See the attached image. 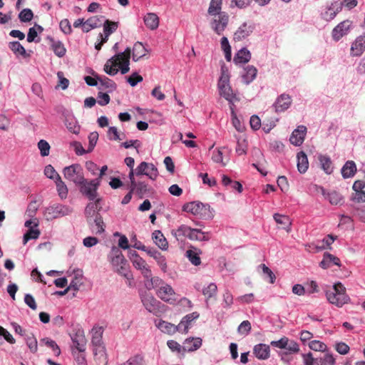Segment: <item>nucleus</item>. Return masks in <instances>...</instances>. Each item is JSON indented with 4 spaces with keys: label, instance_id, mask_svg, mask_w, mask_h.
Masks as SVG:
<instances>
[{
    "label": "nucleus",
    "instance_id": "33",
    "mask_svg": "<svg viewBox=\"0 0 365 365\" xmlns=\"http://www.w3.org/2000/svg\"><path fill=\"white\" fill-rule=\"evenodd\" d=\"M157 327L159 329H160L163 332L168 334H173L176 331H180V326L179 324L178 326H175L173 324H171L170 322L160 320L158 324H157Z\"/></svg>",
    "mask_w": 365,
    "mask_h": 365
},
{
    "label": "nucleus",
    "instance_id": "10",
    "mask_svg": "<svg viewBox=\"0 0 365 365\" xmlns=\"http://www.w3.org/2000/svg\"><path fill=\"white\" fill-rule=\"evenodd\" d=\"M228 22V14L226 12H222L219 14V15L214 16L210 25L212 29L217 34L222 35L227 26Z\"/></svg>",
    "mask_w": 365,
    "mask_h": 365
},
{
    "label": "nucleus",
    "instance_id": "6",
    "mask_svg": "<svg viewBox=\"0 0 365 365\" xmlns=\"http://www.w3.org/2000/svg\"><path fill=\"white\" fill-rule=\"evenodd\" d=\"M100 178H96L90 181L84 178V182L78 185L80 192L89 200H96L98 197V189L100 186Z\"/></svg>",
    "mask_w": 365,
    "mask_h": 365
},
{
    "label": "nucleus",
    "instance_id": "29",
    "mask_svg": "<svg viewBox=\"0 0 365 365\" xmlns=\"http://www.w3.org/2000/svg\"><path fill=\"white\" fill-rule=\"evenodd\" d=\"M152 238L154 243L161 250H167L168 248V242L160 230H155L152 234Z\"/></svg>",
    "mask_w": 365,
    "mask_h": 365
},
{
    "label": "nucleus",
    "instance_id": "45",
    "mask_svg": "<svg viewBox=\"0 0 365 365\" xmlns=\"http://www.w3.org/2000/svg\"><path fill=\"white\" fill-rule=\"evenodd\" d=\"M222 0H211L208 8V14L211 16H217L222 13L221 11Z\"/></svg>",
    "mask_w": 365,
    "mask_h": 365
},
{
    "label": "nucleus",
    "instance_id": "3",
    "mask_svg": "<svg viewBox=\"0 0 365 365\" xmlns=\"http://www.w3.org/2000/svg\"><path fill=\"white\" fill-rule=\"evenodd\" d=\"M149 289H158L157 296L165 302L174 304L177 300V294L172 287L158 277L152 279V287H149Z\"/></svg>",
    "mask_w": 365,
    "mask_h": 365
},
{
    "label": "nucleus",
    "instance_id": "49",
    "mask_svg": "<svg viewBox=\"0 0 365 365\" xmlns=\"http://www.w3.org/2000/svg\"><path fill=\"white\" fill-rule=\"evenodd\" d=\"M221 48L225 53V59L230 61L232 58L231 46L227 37L223 36L220 41Z\"/></svg>",
    "mask_w": 365,
    "mask_h": 365
},
{
    "label": "nucleus",
    "instance_id": "37",
    "mask_svg": "<svg viewBox=\"0 0 365 365\" xmlns=\"http://www.w3.org/2000/svg\"><path fill=\"white\" fill-rule=\"evenodd\" d=\"M144 22L145 26L150 30L156 29L159 26V18L154 13H148L144 17Z\"/></svg>",
    "mask_w": 365,
    "mask_h": 365
},
{
    "label": "nucleus",
    "instance_id": "63",
    "mask_svg": "<svg viewBox=\"0 0 365 365\" xmlns=\"http://www.w3.org/2000/svg\"><path fill=\"white\" fill-rule=\"evenodd\" d=\"M38 147L42 156L45 157L49 155L50 145L46 140H41L38 143Z\"/></svg>",
    "mask_w": 365,
    "mask_h": 365
},
{
    "label": "nucleus",
    "instance_id": "12",
    "mask_svg": "<svg viewBox=\"0 0 365 365\" xmlns=\"http://www.w3.org/2000/svg\"><path fill=\"white\" fill-rule=\"evenodd\" d=\"M352 26V21L345 20L336 25L331 31L334 41H339L343 36L347 35Z\"/></svg>",
    "mask_w": 365,
    "mask_h": 365
},
{
    "label": "nucleus",
    "instance_id": "23",
    "mask_svg": "<svg viewBox=\"0 0 365 365\" xmlns=\"http://www.w3.org/2000/svg\"><path fill=\"white\" fill-rule=\"evenodd\" d=\"M254 355L260 360H266L270 356L269 346L265 344H256L253 348Z\"/></svg>",
    "mask_w": 365,
    "mask_h": 365
},
{
    "label": "nucleus",
    "instance_id": "52",
    "mask_svg": "<svg viewBox=\"0 0 365 365\" xmlns=\"http://www.w3.org/2000/svg\"><path fill=\"white\" fill-rule=\"evenodd\" d=\"M26 343L32 353H36L38 350L37 340L33 334H27L25 337Z\"/></svg>",
    "mask_w": 365,
    "mask_h": 365
},
{
    "label": "nucleus",
    "instance_id": "53",
    "mask_svg": "<svg viewBox=\"0 0 365 365\" xmlns=\"http://www.w3.org/2000/svg\"><path fill=\"white\" fill-rule=\"evenodd\" d=\"M336 238V236H334L332 235H328L322 241V245H318L316 247V248L318 250H325V249L331 250V245L334 242Z\"/></svg>",
    "mask_w": 365,
    "mask_h": 365
},
{
    "label": "nucleus",
    "instance_id": "51",
    "mask_svg": "<svg viewBox=\"0 0 365 365\" xmlns=\"http://www.w3.org/2000/svg\"><path fill=\"white\" fill-rule=\"evenodd\" d=\"M118 27V22L106 20L103 24V33L111 35Z\"/></svg>",
    "mask_w": 365,
    "mask_h": 365
},
{
    "label": "nucleus",
    "instance_id": "41",
    "mask_svg": "<svg viewBox=\"0 0 365 365\" xmlns=\"http://www.w3.org/2000/svg\"><path fill=\"white\" fill-rule=\"evenodd\" d=\"M55 183L56 185L57 191L58 192V195L61 199H64L67 197L68 195V188L65 182L62 180L61 176L57 175L56 180H55Z\"/></svg>",
    "mask_w": 365,
    "mask_h": 365
},
{
    "label": "nucleus",
    "instance_id": "28",
    "mask_svg": "<svg viewBox=\"0 0 365 365\" xmlns=\"http://www.w3.org/2000/svg\"><path fill=\"white\" fill-rule=\"evenodd\" d=\"M87 222L96 234H101L105 230V224L100 214L92 217L91 220H88Z\"/></svg>",
    "mask_w": 365,
    "mask_h": 365
},
{
    "label": "nucleus",
    "instance_id": "48",
    "mask_svg": "<svg viewBox=\"0 0 365 365\" xmlns=\"http://www.w3.org/2000/svg\"><path fill=\"white\" fill-rule=\"evenodd\" d=\"M9 48L16 56H26V50L19 41L10 42L9 43Z\"/></svg>",
    "mask_w": 365,
    "mask_h": 365
},
{
    "label": "nucleus",
    "instance_id": "11",
    "mask_svg": "<svg viewBox=\"0 0 365 365\" xmlns=\"http://www.w3.org/2000/svg\"><path fill=\"white\" fill-rule=\"evenodd\" d=\"M134 175H145L150 179L155 180L158 175V171L153 163L142 162L134 170Z\"/></svg>",
    "mask_w": 365,
    "mask_h": 365
},
{
    "label": "nucleus",
    "instance_id": "58",
    "mask_svg": "<svg viewBox=\"0 0 365 365\" xmlns=\"http://www.w3.org/2000/svg\"><path fill=\"white\" fill-rule=\"evenodd\" d=\"M186 256L190 262L195 266H198L201 264V259L199 253L192 250H188L186 252Z\"/></svg>",
    "mask_w": 365,
    "mask_h": 365
},
{
    "label": "nucleus",
    "instance_id": "21",
    "mask_svg": "<svg viewBox=\"0 0 365 365\" xmlns=\"http://www.w3.org/2000/svg\"><path fill=\"white\" fill-rule=\"evenodd\" d=\"M333 265H336L338 267L341 266L339 258L329 252H324L323 255V259L319 263V266L322 269H326L331 267Z\"/></svg>",
    "mask_w": 365,
    "mask_h": 365
},
{
    "label": "nucleus",
    "instance_id": "44",
    "mask_svg": "<svg viewBox=\"0 0 365 365\" xmlns=\"http://www.w3.org/2000/svg\"><path fill=\"white\" fill-rule=\"evenodd\" d=\"M97 79L101 84V86L105 89H108V92H112L116 88V84L110 78L106 76H97Z\"/></svg>",
    "mask_w": 365,
    "mask_h": 365
},
{
    "label": "nucleus",
    "instance_id": "4",
    "mask_svg": "<svg viewBox=\"0 0 365 365\" xmlns=\"http://www.w3.org/2000/svg\"><path fill=\"white\" fill-rule=\"evenodd\" d=\"M115 270L120 275L129 279L130 274L128 269L127 261L119 247L113 246L108 255Z\"/></svg>",
    "mask_w": 365,
    "mask_h": 365
},
{
    "label": "nucleus",
    "instance_id": "46",
    "mask_svg": "<svg viewBox=\"0 0 365 365\" xmlns=\"http://www.w3.org/2000/svg\"><path fill=\"white\" fill-rule=\"evenodd\" d=\"M190 240L197 241H208L210 236L207 232H204L200 229H192L191 235H190Z\"/></svg>",
    "mask_w": 365,
    "mask_h": 365
},
{
    "label": "nucleus",
    "instance_id": "7",
    "mask_svg": "<svg viewBox=\"0 0 365 365\" xmlns=\"http://www.w3.org/2000/svg\"><path fill=\"white\" fill-rule=\"evenodd\" d=\"M271 345L281 349H285L284 351L293 354H297L300 351L298 343L287 336H283L277 341H271Z\"/></svg>",
    "mask_w": 365,
    "mask_h": 365
},
{
    "label": "nucleus",
    "instance_id": "19",
    "mask_svg": "<svg viewBox=\"0 0 365 365\" xmlns=\"http://www.w3.org/2000/svg\"><path fill=\"white\" fill-rule=\"evenodd\" d=\"M142 302L145 308L150 313L155 314L159 309V301L150 294H145L142 297Z\"/></svg>",
    "mask_w": 365,
    "mask_h": 365
},
{
    "label": "nucleus",
    "instance_id": "22",
    "mask_svg": "<svg viewBox=\"0 0 365 365\" xmlns=\"http://www.w3.org/2000/svg\"><path fill=\"white\" fill-rule=\"evenodd\" d=\"M292 103L291 97L287 94L279 96L274 105L276 112H283L288 109Z\"/></svg>",
    "mask_w": 365,
    "mask_h": 365
},
{
    "label": "nucleus",
    "instance_id": "9",
    "mask_svg": "<svg viewBox=\"0 0 365 365\" xmlns=\"http://www.w3.org/2000/svg\"><path fill=\"white\" fill-rule=\"evenodd\" d=\"M72 212V208L67 205L56 204L47 207L46 214L48 217V219H55L60 217L68 215L71 214Z\"/></svg>",
    "mask_w": 365,
    "mask_h": 365
},
{
    "label": "nucleus",
    "instance_id": "55",
    "mask_svg": "<svg viewBox=\"0 0 365 365\" xmlns=\"http://www.w3.org/2000/svg\"><path fill=\"white\" fill-rule=\"evenodd\" d=\"M247 149V140L243 138H237L236 153L239 155L246 154Z\"/></svg>",
    "mask_w": 365,
    "mask_h": 365
},
{
    "label": "nucleus",
    "instance_id": "17",
    "mask_svg": "<svg viewBox=\"0 0 365 365\" xmlns=\"http://www.w3.org/2000/svg\"><path fill=\"white\" fill-rule=\"evenodd\" d=\"M101 201V198L98 197L94 200V202H89L85 208V215L86 220H91L92 217H94L97 215H99V211L101 207L99 205Z\"/></svg>",
    "mask_w": 365,
    "mask_h": 365
},
{
    "label": "nucleus",
    "instance_id": "54",
    "mask_svg": "<svg viewBox=\"0 0 365 365\" xmlns=\"http://www.w3.org/2000/svg\"><path fill=\"white\" fill-rule=\"evenodd\" d=\"M41 342L50 347L55 356H58L61 354V349L55 341L49 338H43L41 339Z\"/></svg>",
    "mask_w": 365,
    "mask_h": 365
},
{
    "label": "nucleus",
    "instance_id": "64",
    "mask_svg": "<svg viewBox=\"0 0 365 365\" xmlns=\"http://www.w3.org/2000/svg\"><path fill=\"white\" fill-rule=\"evenodd\" d=\"M73 355L77 365H88L84 352H79L78 351H73Z\"/></svg>",
    "mask_w": 365,
    "mask_h": 365
},
{
    "label": "nucleus",
    "instance_id": "5",
    "mask_svg": "<svg viewBox=\"0 0 365 365\" xmlns=\"http://www.w3.org/2000/svg\"><path fill=\"white\" fill-rule=\"evenodd\" d=\"M64 178L78 185L84 182L83 169L80 164L76 163L65 167L63 170Z\"/></svg>",
    "mask_w": 365,
    "mask_h": 365
},
{
    "label": "nucleus",
    "instance_id": "20",
    "mask_svg": "<svg viewBox=\"0 0 365 365\" xmlns=\"http://www.w3.org/2000/svg\"><path fill=\"white\" fill-rule=\"evenodd\" d=\"M93 352L94 355V359L98 365L107 364L108 357L104 344L93 346Z\"/></svg>",
    "mask_w": 365,
    "mask_h": 365
},
{
    "label": "nucleus",
    "instance_id": "24",
    "mask_svg": "<svg viewBox=\"0 0 365 365\" xmlns=\"http://www.w3.org/2000/svg\"><path fill=\"white\" fill-rule=\"evenodd\" d=\"M192 229L185 225H180L178 229L173 230L171 233L178 241H183L186 237L190 239Z\"/></svg>",
    "mask_w": 365,
    "mask_h": 365
},
{
    "label": "nucleus",
    "instance_id": "56",
    "mask_svg": "<svg viewBox=\"0 0 365 365\" xmlns=\"http://www.w3.org/2000/svg\"><path fill=\"white\" fill-rule=\"evenodd\" d=\"M309 347L313 351L325 352L327 351V345L319 340H313L309 343Z\"/></svg>",
    "mask_w": 365,
    "mask_h": 365
},
{
    "label": "nucleus",
    "instance_id": "40",
    "mask_svg": "<svg viewBox=\"0 0 365 365\" xmlns=\"http://www.w3.org/2000/svg\"><path fill=\"white\" fill-rule=\"evenodd\" d=\"M257 70L253 66H247L245 68V73L242 75L243 81L246 84L251 83L257 76Z\"/></svg>",
    "mask_w": 365,
    "mask_h": 365
},
{
    "label": "nucleus",
    "instance_id": "59",
    "mask_svg": "<svg viewBox=\"0 0 365 365\" xmlns=\"http://www.w3.org/2000/svg\"><path fill=\"white\" fill-rule=\"evenodd\" d=\"M34 14L29 9H23L19 14V19L21 22H29L33 19Z\"/></svg>",
    "mask_w": 365,
    "mask_h": 365
},
{
    "label": "nucleus",
    "instance_id": "38",
    "mask_svg": "<svg viewBox=\"0 0 365 365\" xmlns=\"http://www.w3.org/2000/svg\"><path fill=\"white\" fill-rule=\"evenodd\" d=\"M309 168L307 155L301 151L297 154V169L300 173H304Z\"/></svg>",
    "mask_w": 365,
    "mask_h": 365
},
{
    "label": "nucleus",
    "instance_id": "36",
    "mask_svg": "<svg viewBox=\"0 0 365 365\" xmlns=\"http://www.w3.org/2000/svg\"><path fill=\"white\" fill-rule=\"evenodd\" d=\"M356 172V166L354 161L349 160L341 168V174L344 178L353 177Z\"/></svg>",
    "mask_w": 365,
    "mask_h": 365
},
{
    "label": "nucleus",
    "instance_id": "14",
    "mask_svg": "<svg viewBox=\"0 0 365 365\" xmlns=\"http://www.w3.org/2000/svg\"><path fill=\"white\" fill-rule=\"evenodd\" d=\"M71 340L76 351H78L79 352H85L87 340L83 330L78 329L71 335Z\"/></svg>",
    "mask_w": 365,
    "mask_h": 365
},
{
    "label": "nucleus",
    "instance_id": "15",
    "mask_svg": "<svg viewBox=\"0 0 365 365\" xmlns=\"http://www.w3.org/2000/svg\"><path fill=\"white\" fill-rule=\"evenodd\" d=\"M365 51V34L358 36L352 43L350 48L351 56H360Z\"/></svg>",
    "mask_w": 365,
    "mask_h": 365
},
{
    "label": "nucleus",
    "instance_id": "35",
    "mask_svg": "<svg viewBox=\"0 0 365 365\" xmlns=\"http://www.w3.org/2000/svg\"><path fill=\"white\" fill-rule=\"evenodd\" d=\"M103 329L101 327H93L92 329V346L103 345Z\"/></svg>",
    "mask_w": 365,
    "mask_h": 365
},
{
    "label": "nucleus",
    "instance_id": "32",
    "mask_svg": "<svg viewBox=\"0 0 365 365\" xmlns=\"http://www.w3.org/2000/svg\"><path fill=\"white\" fill-rule=\"evenodd\" d=\"M202 345L201 338H189L184 341L183 349L187 351H193L198 349Z\"/></svg>",
    "mask_w": 365,
    "mask_h": 365
},
{
    "label": "nucleus",
    "instance_id": "2",
    "mask_svg": "<svg viewBox=\"0 0 365 365\" xmlns=\"http://www.w3.org/2000/svg\"><path fill=\"white\" fill-rule=\"evenodd\" d=\"M326 297L329 303L341 307L350 302L345 287L341 282L335 283L332 288L327 290Z\"/></svg>",
    "mask_w": 365,
    "mask_h": 365
},
{
    "label": "nucleus",
    "instance_id": "62",
    "mask_svg": "<svg viewBox=\"0 0 365 365\" xmlns=\"http://www.w3.org/2000/svg\"><path fill=\"white\" fill-rule=\"evenodd\" d=\"M40 235L38 230L33 228L29 229L27 232L24 235V244L26 245L29 240L37 239Z\"/></svg>",
    "mask_w": 365,
    "mask_h": 365
},
{
    "label": "nucleus",
    "instance_id": "47",
    "mask_svg": "<svg viewBox=\"0 0 365 365\" xmlns=\"http://www.w3.org/2000/svg\"><path fill=\"white\" fill-rule=\"evenodd\" d=\"M218 88L220 90V96L224 97L227 101H228L230 103L233 101L235 96L230 85H226Z\"/></svg>",
    "mask_w": 365,
    "mask_h": 365
},
{
    "label": "nucleus",
    "instance_id": "43",
    "mask_svg": "<svg viewBox=\"0 0 365 365\" xmlns=\"http://www.w3.org/2000/svg\"><path fill=\"white\" fill-rule=\"evenodd\" d=\"M319 160L321 164V168L327 174H331L333 171L332 163L329 157L327 155H320Z\"/></svg>",
    "mask_w": 365,
    "mask_h": 365
},
{
    "label": "nucleus",
    "instance_id": "61",
    "mask_svg": "<svg viewBox=\"0 0 365 365\" xmlns=\"http://www.w3.org/2000/svg\"><path fill=\"white\" fill-rule=\"evenodd\" d=\"M231 115L233 126L237 131L242 132L245 128L243 125L241 123L240 119L237 118V114L235 113L232 108H231Z\"/></svg>",
    "mask_w": 365,
    "mask_h": 365
},
{
    "label": "nucleus",
    "instance_id": "50",
    "mask_svg": "<svg viewBox=\"0 0 365 365\" xmlns=\"http://www.w3.org/2000/svg\"><path fill=\"white\" fill-rule=\"evenodd\" d=\"M217 291V285L215 283H210L202 289V294L207 298V301L209 299L216 297Z\"/></svg>",
    "mask_w": 365,
    "mask_h": 365
},
{
    "label": "nucleus",
    "instance_id": "8",
    "mask_svg": "<svg viewBox=\"0 0 365 365\" xmlns=\"http://www.w3.org/2000/svg\"><path fill=\"white\" fill-rule=\"evenodd\" d=\"M209 210L210 206L208 205H205L200 202H190L182 206L183 211L190 212L200 217H205Z\"/></svg>",
    "mask_w": 365,
    "mask_h": 365
},
{
    "label": "nucleus",
    "instance_id": "60",
    "mask_svg": "<svg viewBox=\"0 0 365 365\" xmlns=\"http://www.w3.org/2000/svg\"><path fill=\"white\" fill-rule=\"evenodd\" d=\"M140 272L143 277L146 279V284L149 289V287H152V279H154L155 277H153L152 272L148 265L145 266Z\"/></svg>",
    "mask_w": 365,
    "mask_h": 365
},
{
    "label": "nucleus",
    "instance_id": "31",
    "mask_svg": "<svg viewBox=\"0 0 365 365\" xmlns=\"http://www.w3.org/2000/svg\"><path fill=\"white\" fill-rule=\"evenodd\" d=\"M273 217L275 222L279 225V228L285 230L287 232L290 231L292 223L288 216L276 213Z\"/></svg>",
    "mask_w": 365,
    "mask_h": 365
},
{
    "label": "nucleus",
    "instance_id": "1",
    "mask_svg": "<svg viewBox=\"0 0 365 365\" xmlns=\"http://www.w3.org/2000/svg\"><path fill=\"white\" fill-rule=\"evenodd\" d=\"M131 49L128 47L123 52L114 55L108 59L104 65V71L110 75L115 76L120 70L122 74H125L130 71V59Z\"/></svg>",
    "mask_w": 365,
    "mask_h": 365
},
{
    "label": "nucleus",
    "instance_id": "25",
    "mask_svg": "<svg viewBox=\"0 0 365 365\" xmlns=\"http://www.w3.org/2000/svg\"><path fill=\"white\" fill-rule=\"evenodd\" d=\"M148 255L154 258L158 263V264L160 266L161 270L163 272H166L167 271V262L165 257L156 249L152 248V250H148Z\"/></svg>",
    "mask_w": 365,
    "mask_h": 365
},
{
    "label": "nucleus",
    "instance_id": "42",
    "mask_svg": "<svg viewBox=\"0 0 365 365\" xmlns=\"http://www.w3.org/2000/svg\"><path fill=\"white\" fill-rule=\"evenodd\" d=\"M65 125L71 133L74 134H78L80 131V125L73 116H68L66 118Z\"/></svg>",
    "mask_w": 365,
    "mask_h": 365
},
{
    "label": "nucleus",
    "instance_id": "34",
    "mask_svg": "<svg viewBox=\"0 0 365 365\" xmlns=\"http://www.w3.org/2000/svg\"><path fill=\"white\" fill-rule=\"evenodd\" d=\"M147 50L142 43L138 41L133 47L132 58L133 61H138L146 55Z\"/></svg>",
    "mask_w": 365,
    "mask_h": 365
},
{
    "label": "nucleus",
    "instance_id": "16",
    "mask_svg": "<svg viewBox=\"0 0 365 365\" xmlns=\"http://www.w3.org/2000/svg\"><path fill=\"white\" fill-rule=\"evenodd\" d=\"M307 133V128L304 125H299L295 129L289 138V141L292 144L299 146L301 145L304 140Z\"/></svg>",
    "mask_w": 365,
    "mask_h": 365
},
{
    "label": "nucleus",
    "instance_id": "13",
    "mask_svg": "<svg viewBox=\"0 0 365 365\" xmlns=\"http://www.w3.org/2000/svg\"><path fill=\"white\" fill-rule=\"evenodd\" d=\"M129 178L130 180L131 192L135 193L140 198L149 191L148 185L143 182H136L134 178V170H130L129 173Z\"/></svg>",
    "mask_w": 365,
    "mask_h": 365
},
{
    "label": "nucleus",
    "instance_id": "57",
    "mask_svg": "<svg viewBox=\"0 0 365 365\" xmlns=\"http://www.w3.org/2000/svg\"><path fill=\"white\" fill-rule=\"evenodd\" d=\"M326 198L329 201V202L331 205H335L341 203V202L343 201V197H341V195L336 191L328 192Z\"/></svg>",
    "mask_w": 365,
    "mask_h": 365
},
{
    "label": "nucleus",
    "instance_id": "26",
    "mask_svg": "<svg viewBox=\"0 0 365 365\" xmlns=\"http://www.w3.org/2000/svg\"><path fill=\"white\" fill-rule=\"evenodd\" d=\"M342 9V4L338 2L332 3L327 9V10L323 14V18L327 21H329L334 19L338 13Z\"/></svg>",
    "mask_w": 365,
    "mask_h": 365
},
{
    "label": "nucleus",
    "instance_id": "27",
    "mask_svg": "<svg viewBox=\"0 0 365 365\" xmlns=\"http://www.w3.org/2000/svg\"><path fill=\"white\" fill-rule=\"evenodd\" d=\"M47 39L54 53L59 58L63 57L66 53L63 43L60 41L55 40L52 37H48Z\"/></svg>",
    "mask_w": 365,
    "mask_h": 365
},
{
    "label": "nucleus",
    "instance_id": "18",
    "mask_svg": "<svg viewBox=\"0 0 365 365\" xmlns=\"http://www.w3.org/2000/svg\"><path fill=\"white\" fill-rule=\"evenodd\" d=\"M254 27L247 23L242 24L234 33L233 40L240 41L248 37L253 31Z\"/></svg>",
    "mask_w": 365,
    "mask_h": 365
},
{
    "label": "nucleus",
    "instance_id": "39",
    "mask_svg": "<svg viewBox=\"0 0 365 365\" xmlns=\"http://www.w3.org/2000/svg\"><path fill=\"white\" fill-rule=\"evenodd\" d=\"M250 52L247 48H243L237 53L234 57V61L235 63H245L250 60Z\"/></svg>",
    "mask_w": 365,
    "mask_h": 365
},
{
    "label": "nucleus",
    "instance_id": "30",
    "mask_svg": "<svg viewBox=\"0 0 365 365\" xmlns=\"http://www.w3.org/2000/svg\"><path fill=\"white\" fill-rule=\"evenodd\" d=\"M199 316V314L195 312L184 317L179 324L180 331L187 333L191 322L197 319Z\"/></svg>",
    "mask_w": 365,
    "mask_h": 365
}]
</instances>
